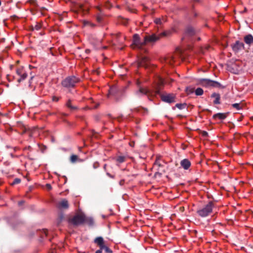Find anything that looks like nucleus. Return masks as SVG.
<instances>
[{
  "label": "nucleus",
  "mask_w": 253,
  "mask_h": 253,
  "mask_svg": "<svg viewBox=\"0 0 253 253\" xmlns=\"http://www.w3.org/2000/svg\"><path fill=\"white\" fill-rule=\"evenodd\" d=\"M245 42L248 44L251 45L253 43V36L251 34H248L244 37Z\"/></svg>",
  "instance_id": "obj_18"
},
{
  "label": "nucleus",
  "mask_w": 253,
  "mask_h": 253,
  "mask_svg": "<svg viewBox=\"0 0 253 253\" xmlns=\"http://www.w3.org/2000/svg\"><path fill=\"white\" fill-rule=\"evenodd\" d=\"M118 88L117 86H113L110 87L109 91V94L108 95V96L109 97L111 95L115 94L117 91H118Z\"/></svg>",
  "instance_id": "obj_21"
},
{
  "label": "nucleus",
  "mask_w": 253,
  "mask_h": 253,
  "mask_svg": "<svg viewBox=\"0 0 253 253\" xmlns=\"http://www.w3.org/2000/svg\"><path fill=\"white\" fill-rule=\"evenodd\" d=\"M199 83L202 85L207 87L211 86L220 87L221 86L220 84L218 82L207 79H200Z\"/></svg>",
  "instance_id": "obj_4"
},
{
  "label": "nucleus",
  "mask_w": 253,
  "mask_h": 253,
  "mask_svg": "<svg viewBox=\"0 0 253 253\" xmlns=\"http://www.w3.org/2000/svg\"><path fill=\"white\" fill-rule=\"evenodd\" d=\"M195 33V30L193 27L189 26L186 29L184 38H185L186 37L192 36L194 35Z\"/></svg>",
  "instance_id": "obj_13"
},
{
  "label": "nucleus",
  "mask_w": 253,
  "mask_h": 253,
  "mask_svg": "<svg viewBox=\"0 0 253 253\" xmlns=\"http://www.w3.org/2000/svg\"><path fill=\"white\" fill-rule=\"evenodd\" d=\"M191 165V162L187 159H184L180 162L181 166L185 170L188 169L190 167Z\"/></svg>",
  "instance_id": "obj_15"
},
{
  "label": "nucleus",
  "mask_w": 253,
  "mask_h": 253,
  "mask_svg": "<svg viewBox=\"0 0 253 253\" xmlns=\"http://www.w3.org/2000/svg\"><path fill=\"white\" fill-rule=\"evenodd\" d=\"M46 187L48 189H50L51 188V185L49 184H46Z\"/></svg>",
  "instance_id": "obj_35"
},
{
  "label": "nucleus",
  "mask_w": 253,
  "mask_h": 253,
  "mask_svg": "<svg viewBox=\"0 0 253 253\" xmlns=\"http://www.w3.org/2000/svg\"><path fill=\"white\" fill-rule=\"evenodd\" d=\"M89 220H90V221L92 222V219L90 218Z\"/></svg>",
  "instance_id": "obj_44"
},
{
  "label": "nucleus",
  "mask_w": 253,
  "mask_h": 253,
  "mask_svg": "<svg viewBox=\"0 0 253 253\" xmlns=\"http://www.w3.org/2000/svg\"><path fill=\"white\" fill-rule=\"evenodd\" d=\"M23 202L22 201H21L19 202V205H21V204L23 203Z\"/></svg>",
  "instance_id": "obj_38"
},
{
  "label": "nucleus",
  "mask_w": 253,
  "mask_h": 253,
  "mask_svg": "<svg viewBox=\"0 0 253 253\" xmlns=\"http://www.w3.org/2000/svg\"><path fill=\"white\" fill-rule=\"evenodd\" d=\"M194 2H198L199 0H193Z\"/></svg>",
  "instance_id": "obj_40"
},
{
  "label": "nucleus",
  "mask_w": 253,
  "mask_h": 253,
  "mask_svg": "<svg viewBox=\"0 0 253 253\" xmlns=\"http://www.w3.org/2000/svg\"><path fill=\"white\" fill-rule=\"evenodd\" d=\"M214 208L212 202H209L207 205L198 209L197 213L201 217H205L211 214Z\"/></svg>",
  "instance_id": "obj_2"
},
{
  "label": "nucleus",
  "mask_w": 253,
  "mask_h": 253,
  "mask_svg": "<svg viewBox=\"0 0 253 253\" xmlns=\"http://www.w3.org/2000/svg\"><path fill=\"white\" fill-rule=\"evenodd\" d=\"M232 107L233 108H236L237 110L240 109V104H239V103H235V104H232Z\"/></svg>",
  "instance_id": "obj_31"
},
{
  "label": "nucleus",
  "mask_w": 253,
  "mask_h": 253,
  "mask_svg": "<svg viewBox=\"0 0 253 253\" xmlns=\"http://www.w3.org/2000/svg\"><path fill=\"white\" fill-rule=\"evenodd\" d=\"M106 167V165H105L104 166V168L105 169Z\"/></svg>",
  "instance_id": "obj_43"
},
{
  "label": "nucleus",
  "mask_w": 253,
  "mask_h": 253,
  "mask_svg": "<svg viewBox=\"0 0 253 253\" xmlns=\"http://www.w3.org/2000/svg\"><path fill=\"white\" fill-rule=\"evenodd\" d=\"M34 78V76H32L31 77V79H30V81L32 80L33 79V78Z\"/></svg>",
  "instance_id": "obj_39"
},
{
  "label": "nucleus",
  "mask_w": 253,
  "mask_h": 253,
  "mask_svg": "<svg viewBox=\"0 0 253 253\" xmlns=\"http://www.w3.org/2000/svg\"><path fill=\"white\" fill-rule=\"evenodd\" d=\"M85 220V217L84 214H78L69 220L70 223L74 225L82 224Z\"/></svg>",
  "instance_id": "obj_5"
},
{
  "label": "nucleus",
  "mask_w": 253,
  "mask_h": 253,
  "mask_svg": "<svg viewBox=\"0 0 253 253\" xmlns=\"http://www.w3.org/2000/svg\"><path fill=\"white\" fill-rule=\"evenodd\" d=\"M127 158V156H122L120 155L118 156H117L115 160L117 162V165L119 166L120 164L123 163L125 162Z\"/></svg>",
  "instance_id": "obj_16"
},
{
  "label": "nucleus",
  "mask_w": 253,
  "mask_h": 253,
  "mask_svg": "<svg viewBox=\"0 0 253 253\" xmlns=\"http://www.w3.org/2000/svg\"><path fill=\"white\" fill-rule=\"evenodd\" d=\"M41 28V25L39 23H36L34 29L36 30H39Z\"/></svg>",
  "instance_id": "obj_30"
},
{
  "label": "nucleus",
  "mask_w": 253,
  "mask_h": 253,
  "mask_svg": "<svg viewBox=\"0 0 253 253\" xmlns=\"http://www.w3.org/2000/svg\"><path fill=\"white\" fill-rule=\"evenodd\" d=\"M244 44L242 42L239 41L236 42L232 45V49L233 51L236 52L244 49Z\"/></svg>",
  "instance_id": "obj_11"
},
{
  "label": "nucleus",
  "mask_w": 253,
  "mask_h": 253,
  "mask_svg": "<svg viewBox=\"0 0 253 253\" xmlns=\"http://www.w3.org/2000/svg\"><path fill=\"white\" fill-rule=\"evenodd\" d=\"M59 98L56 97V96H53L52 97V100L53 101L57 102V101H58L59 100Z\"/></svg>",
  "instance_id": "obj_33"
},
{
  "label": "nucleus",
  "mask_w": 253,
  "mask_h": 253,
  "mask_svg": "<svg viewBox=\"0 0 253 253\" xmlns=\"http://www.w3.org/2000/svg\"><path fill=\"white\" fill-rule=\"evenodd\" d=\"M203 92V89L200 87L197 88L195 91V94L197 96L202 95Z\"/></svg>",
  "instance_id": "obj_24"
},
{
  "label": "nucleus",
  "mask_w": 253,
  "mask_h": 253,
  "mask_svg": "<svg viewBox=\"0 0 253 253\" xmlns=\"http://www.w3.org/2000/svg\"><path fill=\"white\" fill-rule=\"evenodd\" d=\"M16 74L20 76V78L17 80L18 83L25 80L27 77V73L23 67L18 68L16 70Z\"/></svg>",
  "instance_id": "obj_10"
},
{
  "label": "nucleus",
  "mask_w": 253,
  "mask_h": 253,
  "mask_svg": "<svg viewBox=\"0 0 253 253\" xmlns=\"http://www.w3.org/2000/svg\"><path fill=\"white\" fill-rule=\"evenodd\" d=\"M78 159V156L75 155H72L70 157V161L72 163L76 162Z\"/></svg>",
  "instance_id": "obj_25"
},
{
  "label": "nucleus",
  "mask_w": 253,
  "mask_h": 253,
  "mask_svg": "<svg viewBox=\"0 0 253 253\" xmlns=\"http://www.w3.org/2000/svg\"><path fill=\"white\" fill-rule=\"evenodd\" d=\"M79 81L80 79L75 76H70L63 80L62 85L66 88L74 87Z\"/></svg>",
  "instance_id": "obj_3"
},
{
  "label": "nucleus",
  "mask_w": 253,
  "mask_h": 253,
  "mask_svg": "<svg viewBox=\"0 0 253 253\" xmlns=\"http://www.w3.org/2000/svg\"><path fill=\"white\" fill-rule=\"evenodd\" d=\"M66 106L71 110H75L77 109V107L75 106H73L71 104V100L69 99L66 104Z\"/></svg>",
  "instance_id": "obj_23"
},
{
  "label": "nucleus",
  "mask_w": 253,
  "mask_h": 253,
  "mask_svg": "<svg viewBox=\"0 0 253 253\" xmlns=\"http://www.w3.org/2000/svg\"><path fill=\"white\" fill-rule=\"evenodd\" d=\"M149 63V58L147 56H142L139 61V66L147 67Z\"/></svg>",
  "instance_id": "obj_14"
},
{
  "label": "nucleus",
  "mask_w": 253,
  "mask_h": 253,
  "mask_svg": "<svg viewBox=\"0 0 253 253\" xmlns=\"http://www.w3.org/2000/svg\"><path fill=\"white\" fill-rule=\"evenodd\" d=\"M102 249H101V248H100L99 250H98L95 252V253H102Z\"/></svg>",
  "instance_id": "obj_34"
},
{
  "label": "nucleus",
  "mask_w": 253,
  "mask_h": 253,
  "mask_svg": "<svg viewBox=\"0 0 253 253\" xmlns=\"http://www.w3.org/2000/svg\"><path fill=\"white\" fill-rule=\"evenodd\" d=\"M227 117V115L226 113H219L215 114L213 115V117L214 119H218L219 120H224Z\"/></svg>",
  "instance_id": "obj_19"
},
{
  "label": "nucleus",
  "mask_w": 253,
  "mask_h": 253,
  "mask_svg": "<svg viewBox=\"0 0 253 253\" xmlns=\"http://www.w3.org/2000/svg\"><path fill=\"white\" fill-rule=\"evenodd\" d=\"M195 16H197V14H196V13H195Z\"/></svg>",
  "instance_id": "obj_45"
},
{
  "label": "nucleus",
  "mask_w": 253,
  "mask_h": 253,
  "mask_svg": "<svg viewBox=\"0 0 253 253\" xmlns=\"http://www.w3.org/2000/svg\"><path fill=\"white\" fill-rule=\"evenodd\" d=\"M186 105L185 104H176L175 106L179 109H182L185 108Z\"/></svg>",
  "instance_id": "obj_27"
},
{
  "label": "nucleus",
  "mask_w": 253,
  "mask_h": 253,
  "mask_svg": "<svg viewBox=\"0 0 253 253\" xmlns=\"http://www.w3.org/2000/svg\"><path fill=\"white\" fill-rule=\"evenodd\" d=\"M161 99L165 102L171 103L175 102V95L173 93H166L161 95Z\"/></svg>",
  "instance_id": "obj_7"
},
{
  "label": "nucleus",
  "mask_w": 253,
  "mask_h": 253,
  "mask_svg": "<svg viewBox=\"0 0 253 253\" xmlns=\"http://www.w3.org/2000/svg\"><path fill=\"white\" fill-rule=\"evenodd\" d=\"M144 45H145L144 40L142 42L140 41L138 35L134 34L133 37V43L132 45L133 48H141Z\"/></svg>",
  "instance_id": "obj_8"
},
{
  "label": "nucleus",
  "mask_w": 253,
  "mask_h": 253,
  "mask_svg": "<svg viewBox=\"0 0 253 253\" xmlns=\"http://www.w3.org/2000/svg\"><path fill=\"white\" fill-rule=\"evenodd\" d=\"M166 21V20L165 18L164 17H162V18H156L154 20V22L155 23L157 24V25H162L164 23H165V22Z\"/></svg>",
  "instance_id": "obj_22"
},
{
  "label": "nucleus",
  "mask_w": 253,
  "mask_h": 253,
  "mask_svg": "<svg viewBox=\"0 0 253 253\" xmlns=\"http://www.w3.org/2000/svg\"><path fill=\"white\" fill-rule=\"evenodd\" d=\"M94 243L101 248V249L104 250L107 253H112V251L107 246L105 245L104 241L102 237H98L94 240Z\"/></svg>",
  "instance_id": "obj_6"
},
{
  "label": "nucleus",
  "mask_w": 253,
  "mask_h": 253,
  "mask_svg": "<svg viewBox=\"0 0 253 253\" xmlns=\"http://www.w3.org/2000/svg\"><path fill=\"white\" fill-rule=\"evenodd\" d=\"M85 52L86 53H88L90 52V50L89 49H86L85 50Z\"/></svg>",
  "instance_id": "obj_37"
},
{
  "label": "nucleus",
  "mask_w": 253,
  "mask_h": 253,
  "mask_svg": "<svg viewBox=\"0 0 253 253\" xmlns=\"http://www.w3.org/2000/svg\"><path fill=\"white\" fill-rule=\"evenodd\" d=\"M46 232H47L46 231H44V233H45V234L46 236L47 235Z\"/></svg>",
  "instance_id": "obj_41"
},
{
  "label": "nucleus",
  "mask_w": 253,
  "mask_h": 253,
  "mask_svg": "<svg viewBox=\"0 0 253 253\" xmlns=\"http://www.w3.org/2000/svg\"><path fill=\"white\" fill-rule=\"evenodd\" d=\"M164 84V80L161 77H158L157 80L155 81V84L153 88L152 89H149L140 86V82L139 81H137V84L139 87V89L135 93L138 95L140 94L152 96L156 95L160 93L161 86Z\"/></svg>",
  "instance_id": "obj_1"
},
{
  "label": "nucleus",
  "mask_w": 253,
  "mask_h": 253,
  "mask_svg": "<svg viewBox=\"0 0 253 253\" xmlns=\"http://www.w3.org/2000/svg\"><path fill=\"white\" fill-rule=\"evenodd\" d=\"M162 62H164L166 64L172 65L175 62V59L172 55L169 54L164 57L162 59Z\"/></svg>",
  "instance_id": "obj_12"
},
{
  "label": "nucleus",
  "mask_w": 253,
  "mask_h": 253,
  "mask_svg": "<svg viewBox=\"0 0 253 253\" xmlns=\"http://www.w3.org/2000/svg\"><path fill=\"white\" fill-rule=\"evenodd\" d=\"M28 2L33 5H37V0H29Z\"/></svg>",
  "instance_id": "obj_32"
},
{
  "label": "nucleus",
  "mask_w": 253,
  "mask_h": 253,
  "mask_svg": "<svg viewBox=\"0 0 253 253\" xmlns=\"http://www.w3.org/2000/svg\"><path fill=\"white\" fill-rule=\"evenodd\" d=\"M160 38V36H157L154 34L145 36L144 37V42H145V44L148 43H153L159 40Z\"/></svg>",
  "instance_id": "obj_9"
},
{
  "label": "nucleus",
  "mask_w": 253,
  "mask_h": 253,
  "mask_svg": "<svg viewBox=\"0 0 253 253\" xmlns=\"http://www.w3.org/2000/svg\"><path fill=\"white\" fill-rule=\"evenodd\" d=\"M180 57H181V58H183V57H182V53H181Z\"/></svg>",
  "instance_id": "obj_42"
},
{
  "label": "nucleus",
  "mask_w": 253,
  "mask_h": 253,
  "mask_svg": "<svg viewBox=\"0 0 253 253\" xmlns=\"http://www.w3.org/2000/svg\"><path fill=\"white\" fill-rule=\"evenodd\" d=\"M97 8L98 9V10L101 12V8L99 7V6H97Z\"/></svg>",
  "instance_id": "obj_36"
},
{
  "label": "nucleus",
  "mask_w": 253,
  "mask_h": 253,
  "mask_svg": "<svg viewBox=\"0 0 253 253\" xmlns=\"http://www.w3.org/2000/svg\"><path fill=\"white\" fill-rule=\"evenodd\" d=\"M211 97L214 98L215 100L213 101V103L215 104H218L220 103V95L219 94L214 93L212 94Z\"/></svg>",
  "instance_id": "obj_20"
},
{
  "label": "nucleus",
  "mask_w": 253,
  "mask_h": 253,
  "mask_svg": "<svg viewBox=\"0 0 253 253\" xmlns=\"http://www.w3.org/2000/svg\"><path fill=\"white\" fill-rule=\"evenodd\" d=\"M84 24L85 26H89L91 27H93L95 26V25L93 23L88 21H84Z\"/></svg>",
  "instance_id": "obj_26"
},
{
  "label": "nucleus",
  "mask_w": 253,
  "mask_h": 253,
  "mask_svg": "<svg viewBox=\"0 0 253 253\" xmlns=\"http://www.w3.org/2000/svg\"><path fill=\"white\" fill-rule=\"evenodd\" d=\"M102 16L101 14H98L96 17V20L98 22L100 23L102 21Z\"/></svg>",
  "instance_id": "obj_29"
},
{
  "label": "nucleus",
  "mask_w": 253,
  "mask_h": 253,
  "mask_svg": "<svg viewBox=\"0 0 253 253\" xmlns=\"http://www.w3.org/2000/svg\"><path fill=\"white\" fill-rule=\"evenodd\" d=\"M21 180L19 178H15L13 181L12 185H14L20 183Z\"/></svg>",
  "instance_id": "obj_28"
},
{
  "label": "nucleus",
  "mask_w": 253,
  "mask_h": 253,
  "mask_svg": "<svg viewBox=\"0 0 253 253\" xmlns=\"http://www.w3.org/2000/svg\"><path fill=\"white\" fill-rule=\"evenodd\" d=\"M58 208L60 209H67L69 207L68 201L63 199L58 204Z\"/></svg>",
  "instance_id": "obj_17"
}]
</instances>
